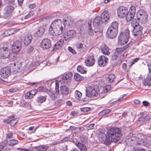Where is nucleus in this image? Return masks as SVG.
<instances>
[{"mask_svg": "<svg viewBox=\"0 0 151 151\" xmlns=\"http://www.w3.org/2000/svg\"><path fill=\"white\" fill-rule=\"evenodd\" d=\"M100 17L103 22H106L109 18L108 12L107 11L104 12L101 14V16Z\"/></svg>", "mask_w": 151, "mask_h": 151, "instance_id": "nucleus-25", "label": "nucleus"}, {"mask_svg": "<svg viewBox=\"0 0 151 151\" xmlns=\"http://www.w3.org/2000/svg\"><path fill=\"white\" fill-rule=\"evenodd\" d=\"M46 100V98L45 96H40L38 97L36 99L37 102L39 104H42L45 102Z\"/></svg>", "mask_w": 151, "mask_h": 151, "instance_id": "nucleus-38", "label": "nucleus"}, {"mask_svg": "<svg viewBox=\"0 0 151 151\" xmlns=\"http://www.w3.org/2000/svg\"><path fill=\"white\" fill-rule=\"evenodd\" d=\"M65 28V24H63L60 19L55 20L51 24L49 28V32L53 36H58L61 35Z\"/></svg>", "mask_w": 151, "mask_h": 151, "instance_id": "nucleus-1", "label": "nucleus"}, {"mask_svg": "<svg viewBox=\"0 0 151 151\" xmlns=\"http://www.w3.org/2000/svg\"><path fill=\"white\" fill-rule=\"evenodd\" d=\"M9 57L12 60H14L17 58V55L14 53H11L9 55Z\"/></svg>", "mask_w": 151, "mask_h": 151, "instance_id": "nucleus-48", "label": "nucleus"}, {"mask_svg": "<svg viewBox=\"0 0 151 151\" xmlns=\"http://www.w3.org/2000/svg\"><path fill=\"white\" fill-rule=\"evenodd\" d=\"M34 48L32 47L31 46L29 47L27 49V52L29 53L33 50Z\"/></svg>", "mask_w": 151, "mask_h": 151, "instance_id": "nucleus-60", "label": "nucleus"}, {"mask_svg": "<svg viewBox=\"0 0 151 151\" xmlns=\"http://www.w3.org/2000/svg\"><path fill=\"white\" fill-rule=\"evenodd\" d=\"M61 100H59L58 101H56L55 102V106H58L59 105V103H60V102H61Z\"/></svg>", "mask_w": 151, "mask_h": 151, "instance_id": "nucleus-63", "label": "nucleus"}, {"mask_svg": "<svg viewBox=\"0 0 151 151\" xmlns=\"http://www.w3.org/2000/svg\"><path fill=\"white\" fill-rule=\"evenodd\" d=\"M14 117V115H12L8 117L7 122L8 124H9L11 126H14L17 123V119H13Z\"/></svg>", "mask_w": 151, "mask_h": 151, "instance_id": "nucleus-26", "label": "nucleus"}, {"mask_svg": "<svg viewBox=\"0 0 151 151\" xmlns=\"http://www.w3.org/2000/svg\"><path fill=\"white\" fill-rule=\"evenodd\" d=\"M75 96L78 99H79L81 97L82 93L76 90L75 92Z\"/></svg>", "mask_w": 151, "mask_h": 151, "instance_id": "nucleus-47", "label": "nucleus"}, {"mask_svg": "<svg viewBox=\"0 0 151 151\" xmlns=\"http://www.w3.org/2000/svg\"><path fill=\"white\" fill-rule=\"evenodd\" d=\"M59 93V91L58 89H57L56 91L49 90L47 92V94L50 99L52 100H54L57 98Z\"/></svg>", "mask_w": 151, "mask_h": 151, "instance_id": "nucleus-19", "label": "nucleus"}, {"mask_svg": "<svg viewBox=\"0 0 151 151\" xmlns=\"http://www.w3.org/2000/svg\"><path fill=\"white\" fill-rule=\"evenodd\" d=\"M13 134L12 132H9L7 134V137L8 138H10L12 137Z\"/></svg>", "mask_w": 151, "mask_h": 151, "instance_id": "nucleus-62", "label": "nucleus"}, {"mask_svg": "<svg viewBox=\"0 0 151 151\" xmlns=\"http://www.w3.org/2000/svg\"><path fill=\"white\" fill-rule=\"evenodd\" d=\"M129 37V31L128 29H126L124 32H121L119 35V42L121 44H125L127 42Z\"/></svg>", "mask_w": 151, "mask_h": 151, "instance_id": "nucleus-3", "label": "nucleus"}, {"mask_svg": "<svg viewBox=\"0 0 151 151\" xmlns=\"http://www.w3.org/2000/svg\"><path fill=\"white\" fill-rule=\"evenodd\" d=\"M118 24L116 21H114L112 22L108 28L111 29H113L118 31Z\"/></svg>", "mask_w": 151, "mask_h": 151, "instance_id": "nucleus-36", "label": "nucleus"}, {"mask_svg": "<svg viewBox=\"0 0 151 151\" xmlns=\"http://www.w3.org/2000/svg\"><path fill=\"white\" fill-rule=\"evenodd\" d=\"M32 35H28L24 37V42L25 45H27L30 43L32 40Z\"/></svg>", "mask_w": 151, "mask_h": 151, "instance_id": "nucleus-31", "label": "nucleus"}, {"mask_svg": "<svg viewBox=\"0 0 151 151\" xmlns=\"http://www.w3.org/2000/svg\"><path fill=\"white\" fill-rule=\"evenodd\" d=\"M132 25L133 28V34L136 37V38H138L142 35V31L143 27L142 25L138 22H136L134 25Z\"/></svg>", "mask_w": 151, "mask_h": 151, "instance_id": "nucleus-4", "label": "nucleus"}, {"mask_svg": "<svg viewBox=\"0 0 151 151\" xmlns=\"http://www.w3.org/2000/svg\"><path fill=\"white\" fill-rule=\"evenodd\" d=\"M18 141L17 139H10L8 142L9 145H14L18 144Z\"/></svg>", "mask_w": 151, "mask_h": 151, "instance_id": "nucleus-41", "label": "nucleus"}, {"mask_svg": "<svg viewBox=\"0 0 151 151\" xmlns=\"http://www.w3.org/2000/svg\"><path fill=\"white\" fill-rule=\"evenodd\" d=\"M128 9L125 7L121 6L117 9V16L120 18H122L126 17L128 13Z\"/></svg>", "mask_w": 151, "mask_h": 151, "instance_id": "nucleus-8", "label": "nucleus"}, {"mask_svg": "<svg viewBox=\"0 0 151 151\" xmlns=\"http://www.w3.org/2000/svg\"><path fill=\"white\" fill-rule=\"evenodd\" d=\"M51 46V41L50 40L47 38L43 39L40 43V46L44 50L49 49Z\"/></svg>", "mask_w": 151, "mask_h": 151, "instance_id": "nucleus-12", "label": "nucleus"}, {"mask_svg": "<svg viewBox=\"0 0 151 151\" xmlns=\"http://www.w3.org/2000/svg\"><path fill=\"white\" fill-rule=\"evenodd\" d=\"M96 86H88L86 89V95L88 97H96L98 90L96 88Z\"/></svg>", "mask_w": 151, "mask_h": 151, "instance_id": "nucleus-6", "label": "nucleus"}, {"mask_svg": "<svg viewBox=\"0 0 151 151\" xmlns=\"http://www.w3.org/2000/svg\"><path fill=\"white\" fill-rule=\"evenodd\" d=\"M49 147L48 146L43 145L39 147V150L40 151H46L48 149Z\"/></svg>", "mask_w": 151, "mask_h": 151, "instance_id": "nucleus-45", "label": "nucleus"}, {"mask_svg": "<svg viewBox=\"0 0 151 151\" xmlns=\"http://www.w3.org/2000/svg\"><path fill=\"white\" fill-rule=\"evenodd\" d=\"M111 111L110 109H107L101 111L99 114V116H104L109 113Z\"/></svg>", "mask_w": 151, "mask_h": 151, "instance_id": "nucleus-46", "label": "nucleus"}, {"mask_svg": "<svg viewBox=\"0 0 151 151\" xmlns=\"http://www.w3.org/2000/svg\"><path fill=\"white\" fill-rule=\"evenodd\" d=\"M129 46V45L127 44L126 45L123 47L116 48L115 52L116 53H117L118 55H119L121 54L122 52L126 50L128 47Z\"/></svg>", "mask_w": 151, "mask_h": 151, "instance_id": "nucleus-32", "label": "nucleus"}, {"mask_svg": "<svg viewBox=\"0 0 151 151\" xmlns=\"http://www.w3.org/2000/svg\"><path fill=\"white\" fill-rule=\"evenodd\" d=\"M149 74L147 75V77L144 79L143 83V85L147 88L151 90V68H149Z\"/></svg>", "mask_w": 151, "mask_h": 151, "instance_id": "nucleus-9", "label": "nucleus"}, {"mask_svg": "<svg viewBox=\"0 0 151 151\" xmlns=\"http://www.w3.org/2000/svg\"><path fill=\"white\" fill-rule=\"evenodd\" d=\"M148 15L147 13L143 10H139L137 13V19L142 18H147Z\"/></svg>", "mask_w": 151, "mask_h": 151, "instance_id": "nucleus-22", "label": "nucleus"}, {"mask_svg": "<svg viewBox=\"0 0 151 151\" xmlns=\"http://www.w3.org/2000/svg\"><path fill=\"white\" fill-rule=\"evenodd\" d=\"M22 44L21 42L19 40L14 42L12 46V51L14 52H19L20 50Z\"/></svg>", "mask_w": 151, "mask_h": 151, "instance_id": "nucleus-18", "label": "nucleus"}, {"mask_svg": "<svg viewBox=\"0 0 151 151\" xmlns=\"http://www.w3.org/2000/svg\"><path fill=\"white\" fill-rule=\"evenodd\" d=\"M68 50L69 52L73 54H76V51L71 47H68Z\"/></svg>", "mask_w": 151, "mask_h": 151, "instance_id": "nucleus-54", "label": "nucleus"}, {"mask_svg": "<svg viewBox=\"0 0 151 151\" xmlns=\"http://www.w3.org/2000/svg\"><path fill=\"white\" fill-rule=\"evenodd\" d=\"M76 31L73 30H70L67 32L65 35L64 39L66 41L70 38L74 37L76 35Z\"/></svg>", "mask_w": 151, "mask_h": 151, "instance_id": "nucleus-20", "label": "nucleus"}, {"mask_svg": "<svg viewBox=\"0 0 151 151\" xmlns=\"http://www.w3.org/2000/svg\"><path fill=\"white\" fill-rule=\"evenodd\" d=\"M103 22L100 17H96L93 21V24L94 27L96 28V31H94V32H101L102 31V28L101 24Z\"/></svg>", "mask_w": 151, "mask_h": 151, "instance_id": "nucleus-5", "label": "nucleus"}, {"mask_svg": "<svg viewBox=\"0 0 151 151\" xmlns=\"http://www.w3.org/2000/svg\"><path fill=\"white\" fill-rule=\"evenodd\" d=\"M10 50L8 47L0 48V57L3 58H6L9 57Z\"/></svg>", "mask_w": 151, "mask_h": 151, "instance_id": "nucleus-10", "label": "nucleus"}, {"mask_svg": "<svg viewBox=\"0 0 151 151\" xmlns=\"http://www.w3.org/2000/svg\"><path fill=\"white\" fill-rule=\"evenodd\" d=\"M150 119L149 116L145 114L139 117L138 120L139 121L144 122Z\"/></svg>", "mask_w": 151, "mask_h": 151, "instance_id": "nucleus-39", "label": "nucleus"}, {"mask_svg": "<svg viewBox=\"0 0 151 151\" xmlns=\"http://www.w3.org/2000/svg\"><path fill=\"white\" fill-rule=\"evenodd\" d=\"M137 139L138 137H133L127 139L126 140V142L128 145L133 146L135 145L136 140Z\"/></svg>", "mask_w": 151, "mask_h": 151, "instance_id": "nucleus-23", "label": "nucleus"}, {"mask_svg": "<svg viewBox=\"0 0 151 151\" xmlns=\"http://www.w3.org/2000/svg\"><path fill=\"white\" fill-rule=\"evenodd\" d=\"M59 85L58 84V82H57V81L55 82V91H56L57 89H59Z\"/></svg>", "mask_w": 151, "mask_h": 151, "instance_id": "nucleus-59", "label": "nucleus"}, {"mask_svg": "<svg viewBox=\"0 0 151 151\" xmlns=\"http://www.w3.org/2000/svg\"><path fill=\"white\" fill-rule=\"evenodd\" d=\"M73 76L72 73H68L65 74H64L62 76L60 79V81L62 83L67 84L70 80V78Z\"/></svg>", "mask_w": 151, "mask_h": 151, "instance_id": "nucleus-13", "label": "nucleus"}, {"mask_svg": "<svg viewBox=\"0 0 151 151\" xmlns=\"http://www.w3.org/2000/svg\"><path fill=\"white\" fill-rule=\"evenodd\" d=\"M75 129L78 131L81 132L83 131L84 130V128L82 127H77L75 128Z\"/></svg>", "mask_w": 151, "mask_h": 151, "instance_id": "nucleus-57", "label": "nucleus"}, {"mask_svg": "<svg viewBox=\"0 0 151 151\" xmlns=\"http://www.w3.org/2000/svg\"><path fill=\"white\" fill-rule=\"evenodd\" d=\"M60 91L63 95H67L69 92L68 87L64 85L60 87Z\"/></svg>", "mask_w": 151, "mask_h": 151, "instance_id": "nucleus-29", "label": "nucleus"}, {"mask_svg": "<svg viewBox=\"0 0 151 151\" xmlns=\"http://www.w3.org/2000/svg\"><path fill=\"white\" fill-rule=\"evenodd\" d=\"M117 33V30L108 28L107 31L106 35L109 38L113 39L116 36Z\"/></svg>", "mask_w": 151, "mask_h": 151, "instance_id": "nucleus-17", "label": "nucleus"}, {"mask_svg": "<svg viewBox=\"0 0 151 151\" xmlns=\"http://www.w3.org/2000/svg\"><path fill=\"white\" fill-rule=\"evenodd\" d=\"M75 144L81 151H87L86 146L84 144L79 142H77L75 143Z\"/></svg>", "mask_w": 151, "mask_h": 151, "instance_id": "nucleus-28", "label": "nucleus"}, {"mask_svg": "<svg viewBox=\"0 0 151 151\" xmlns=\"http://www.w3.org/2000/svg\"><path fill=\"white\" fill-rule=\"evenodd\" d=\"M10 74V69L9 67L3 68L1 69L0 72L1 76L4 78L8 77Z\"/></svg>", "mask_w": 151, "mask_h": 151, "instance_id": "nucleus-16", "label": "nucleus"}, {"mask_svg": "<svg viewBox=\"0 0 151 151\" xmlns=\"http://www.w3.org/2000/svg\"><path fill=\"white\" fill-rule=\"evenodd\" d=\"M95 62V60L94 58L93 54L90 53L87 56L85 61V63L87 66H91L93 65Z\"/></svg>", "mask_w": 151, "mask_h": 151, "instance_id": "nucleus-11", "label": "nucleus"}, {"mask_svg": "<svg viewBox=\"0 0 151 151\" xmlns=\"http://www.w3.org/2000/svg\"><path fill=\"white\" fill-rule=\"evenodd\" d=\"M88 32L90 35L92 36L93 34V32L91 27V23L88 22Z\"/></svg>", "mask_w": 151, "mask_h": 151, "instance_id": "nucleus-43", "label": "nucleus"}, {"mask_svg": "<svg viewBox=\"0 0 151 151\" xmlns=\"http://www.w3.org/2000/svg\"><path fill=\"white\" fill-rule=\"evenodd\" d=\"M108 58L106 56L102 55L98 58V63L101 67H104L107 64Z\"/></svg>", "mask_w": 151, "mask_h": 151, "instance_id": "nucleus-14", "label": "nucleus"}, {"mask_svg": "<svg viewBox=\"0 0 151 151\" xmlns=\"http://www.w3.org/2000/svg\"><path fill=\"white\" fill-rule=\"evenodd\" d=\"M82 77L78 73L75 74L74 75V78L77 81H80L82 80Z\"/></svg>", "mask_w": 151, "mask_h": 151, "instance_id": "nucleus-44", "label": "nucleus"}, {"mask_svg": "<svg viewBox=\"0 0 151 151\" xmlns=\"http://www.w3.org/2000/svg\"><path fill=\"white\" fill-rule=\"evenodd\" d=\"M63 24H65V25L66 24L69 25L71 23H72L73 22V19L69 17L65 18L63 19Z\"/></svg>", "mask_w": 151, "mask_h": 151, "instance_id": "nucleus-34", "label": "nucleus"}, {"mask_svg": "<svg viewBox=\"0 0 151 151\" xmlns=\"http://www.w3.org/2000/svg\"><path fill=\"white\" fill-rule=\"evenodd\" d=\"M64 41L62 40H60L55 45V48H54L53 49V50H55V49H59V48L61 47L63 44Z\"/></svg>", "mask_w": 151, "mask_h": 151, "instance_id": "nucleus-35", "label": "nucleus"}, {"mask_svg": "<svg viewBox=\"0 0 151 151\" xmlns=\"http://www.w3.org/2000/svg\"><path fill=\"white\" fill-rule=\"evenodd\" d=\"M139 60V58H137L132 60L131 61L130 64V66L133 65L135 63L137 62Z\"/></svg>", "mask_w": 151, "mask_h": 151, "instance_id": "nucleus-52", "label": "nucleus"}, {"mask_svg": "<svg viewBox=\"0 0 151 151\" xmlns=\"http://www.w3.org/2000/svg\"><path fill=\"white\" fill-rule=\"evenodd\" d=\"M77 69L78 71L81 73L84 74L86 73V68L81 65L78 66Z\"/></svg>", "mask_w": 151, "mask_h": 151, "instance_id": "nucleus-40", "label": "nucleus"}, {"mask_svg": "<svg viewBox=\"0 0 151 151\" xmlns=\"http://www.w3.org/2000/svg\"><path fill=\"white\" fill-rule=\"evenodd\" d=\"M29 7L31 9H32L35 8L36 7V5L34 4H31L29 6Z\"/></svg>", "mask_w": 151, "mask_h": 151, "instance_id": "nucleus-64", "label": "nucleus"}, {"mask_svg": "<svg viewBox=\"0 0 151 151\" xmlns=\"http://www.w3.org/2000/svg\"><path fill=\"white\" fill-rule=\"evenodd\" d=\"M90 108L88 107H84L81 108V111L84 112H87L90 110Z\"/></svg>", "mask_w": 151, "mask_h": 151, "instance_id": "nucleus-55", "label": "nucleus"}, {"mask_svg": "<svg viewBox=\"0 0 151 151\" xmlns=\"http://www.w3.org/2000/svg\"><path fill=\"white\" fill-rule=\"evenodd\" d=\"M45 31V28L42 27H40L38 28L37 31L35 34L36 37H41L44 34Z\"/></svg>", "mask_w": 151, "mask_h": 151, "instance_id": "nucleus-24", "label": "nucleus"}, {"mask_svg": "<svg viewBox=\"0 0 151 151\" xmlns=\"http://www.w3.org/2000/svg\"><path fill=\"white\" fill-rule=\"evenodd\" d=\"M122 136L121 130L119 128L114 127L107 132V140L109 143L118 142Z\"/></svg>", "mask_w": 151, "mask_h": 151, "instance_id": "nucleus-2", "label": "nucleus"}, {"mask_svg": "<svg viewBox=\"0 0 151 151\" xmlns=\"http://www.w3.org/2000/svg\"><path fill=\"white\" fill-rule=\"evenodd\" d=\"M118 55H119L115 52L114 54L112 55L111 59L114 60H116L117 58Z\"/></svg>", "mask_w": 151, "mask_h": 151, "instance_id": "nucleus-49", "label": "nucleus"}, {"mask_svg": "<svg viewBox=\"0 0 151 151\" xmlns=\"http://www.w3.org/2000/svg\"><path fill=\"white\" fill-rule=\"evenodd\" d=\"M101 52L105 55H109L110 54L109 48L106 45L102 44L101 47Z\"/></svg>", "mask_w": 151, "mask_h": 151, "instance_id": "nucleus-27", "label": "nucleus"}, {"mask_svg": "<svg viewBox=\"0 0 151 151\" xmlns=\"http://www.w3.org/2000/svg\"><path fill=\"white\" fill-rule=\"evenodd\" d=\"M83 46V45L81 43H79L77 45V48L78 49L81 48Z\"/></svg>", "mask_w": 151, "mask_h": 151, "instance_id": "nucleus-61", "label": "nucleus"}, {"mask_svg": "<svg viewBox=\"0 0 151 151\" xmlns=\"http://www.w3.org/2000/svg\"><path fill=\"white\" fill-rule=\"evenodd\" d=\"M115 78V77L114 75L113 74L109 75L108 76V82L110 83L113 82Z\"/></svg>", "mask_w": 151, "mask_h": 151, "instance_id": "nucleus-42", "label": "nucleus"}, {"mask_svg": "<svg viewBox=\"0 0 151 151\" xmlns=\"http://www.w3.org/2000/svg\"><path fill=\"white\" fill-rule=\"evenodd\" d=\"M143 104L145 106H147L150 104V103L146 101H144L142 102Z\"/></svg>", "mask_w": 151, "mask_h": 151, "instance_id": "nucleus-58", "label": "nucleus"}, {"mask_svg": "<svg viewBox=\"0 0 151 151\" xmlns=\"http://www.w3.org/2000/svg\"><path fill=\"white\" fill-rule=\"evenodd\" d=\"M25 97L26 99H31L33 97L29 92H27L25 94Z\"/></svg>", "mask_w": 151, "mask_h": 151, "instance_id": "nucleus-50", "label": "nucleus"}, {"mask_svg": "<svg viewBox=\"0 0 151 151\" xmlns=\"http://www.w3.org/2000/svg\"><path fill=\"white\" fill-rule=\"evenodd\" d=\"M111 86L110 85L106 86L103 88L102 90L99 91L97 92V94L96 97L97 98L102 99L106 95V93L111 89Z\"/></svg>", "mask_w": 151, "mask_h": 151, "instance_id": "nucleus-7", "label": "nucleus"}, {"mask_svg": "<svg viewBox=\"0 0 151 151\" xmlns=\"http://www.w3.org/2000/svg\"><path fill=\"white\" fill-rule=\"evenodd\" d=\"M95 124L94 123L89 124L86 127V129L87 130H89L92 129L94 126Z\"/></svg>", "mask_w": 151, "mask_h": 151, "instance_id": "nucleus-51", "label": "nucleus"}, {"mask_svg": "<svg viewBox=\"0 0 151 151\" xmlns=\"http://www.w3.org/2000/svg\"><path fill=\"white\" fill-rule=\"evenodd\" d=\"M29 92L30 93L31 96L33 97L37 93V91L36 89H33Z\"/></svg>", "mask_w": 151, "mask_h": 151, "instance_id": "nucleus-56", "label": "nucleus"}, {"mask_svg": "<svg viewBox=\"0 0 151 151\" xmlns=\"http://www.w3.org/2000/svg\"><path fill=\"white\" fill-rule=\"evenodd\" d=\"M22 63L21 62H18L14 63L11 64V67L15 73H17L21 67Z\"/></svg>", "mask_w": 151, "mask_h": 151, "instance_id": "nucleus-21", "label": "nucleus"}, {"mask_svg": "<svg viewBox=\"0 0 151 151\" xmlns=\"http://www.w3.org/2000/svg\"><path fill=\"white\" fill-rule=\"evenodd\" d=\"M19 29L16 28H13L12 29H8L4 32V34H6V36H10L13 34L15 32L19 31Z\"/></svg>", "mask_w": 151, "mask_h": 151, "instance_id": "nucleus-30", "label": "nucleus"}, {"mask_svg": "<svg viewBox=\"0 0 151 151\" xmlns=\"http://www.w3.org/2000/svg\"><path fill=\"white\" fill-rule=\"evenodd\" d=\"M14 9L13 7L9 5L6 6L5 9L4 17L6 18L10 17L12 15Z\"/></svg>", "mask_w": 151, "mask_h": 151, "instance_id": "nucleus-15", "label": "nucleus"}, {"mask_svg": "<svg viewBox=\"0 0 151 151\" xmlns=\"http://www.w3.org/2000/svg\"><path fill=\"white\" fill-rule=\"evenodd\" d=\"M142 142L141 139L139 138L138 137V139L136 140V142H135V145H140Z\"/></svg>", "mask_w": 151, "mask_h": 151, "instance_id": "nucleus-53", "label": "nucleus"}, {"mask_svg": "<svg viewBox=\"0 0 151 151\" xmlns=\"http://www.w3.org/2000/svg\"><path fill=\"white\" fill-rule=\"evenodd\" d=\"M138 20V23L142 26H144L146 24L148 21L147 18H141L140 19H137Z\"/></svg>", "mask_w": 151, "mask_h": 151, "instance_id": "nucleus-37", "label": "nucleus"}, {"mask_svg": "<svg viewBox=\"0 0 151 151\" xmlns=\"http://www.w3.org/2000/svg\"><path fill=\"white\" fill-rule=\"evenodd\" d=\"M126 15V19L127 21H129L134 17V12H128Z\"/></svg>", "mask_w": 151, "mask_h": 151, "instance_id": "nucleus-33", "label": "nucleus"}]
</instances>
